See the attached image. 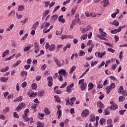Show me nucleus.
<instances>
[{"instance_id": "09e8293b", "label": "nucleus", "mask_w": 127, "mask_h": 127, "mask_svg": "<svg viewBox=\"0 0 127 127\" xmlns=\"http://www.w3.org/2000/svg\"><path fill=\"white\" fill-rule=\"evenodd\" d=\"M55 99L56 100V102L57 103H60V98L58 95L55 96Z\"/></svg>"}, {"instance_id": "6e6d98bb", "label": "nucleus", "mask_w": 127, "mask_h": 127, "mask_svg": "<svg viewBox=\"0 0 127 127\" xmlns=\"http://www.w3.org/2000/svg\"><path fill=\"white\" fill-rule=\"evenodd\" d=\"M49 12H50L49 10H46L44 13L43 17H45V16H46L47 15H48V14L49 13Z\"/></svg>"}, {"instance_id": "f8f14e48", "label": "nucleus", "mask_w": 127, "mask_h": 127, "mask_svg": "<svg viewBox=\"0 0 127 127\" xmlns=\"http://www.w3.org/2000/svg\"><path fill=\"white\" fill-rule=\"evenodd\" d=\"M54 60L58 67H61L62 66V64H61L60 61L56 58V57H54Z\"/></svg>"}, {"instance_id": "6e6552de", "label": "nucleus", "mask_w": 127, "mask_h": 127, "mask_svg": "<svg viewBox=\"0 0 127 127\" xmlns=\"http://www.w3.org/2000/svg\"><path fill=\"white\" fill-rule=\"evenodd\" d=\"M73 39V36L71 35H62L61 36V39L62 40H64V39Z\"/></svg>"}, {"instance_id": "de8ad7c7", "label": "nucleus", "mask_w": 127, "mask_h": 127, "mask_svg": "<svg viewBox=\"0 0 127 127\" xmlns=\"http://www.w3.org/2000/svg\"><path fill=\"white\" fill-rule=\"evenodd\" d=\"M38 95L39 97H42V96L44 95V91H39L38 92Z\"/></svg>"}, {"instance_id": "864d4df0", "label": "nucleus", "mask_w": 127, "mask_h": 127, "mask_svg": "<svg viewBox=\"0 0 127 127\" xmlns=\"http://www.w3.org/2000/svg\"><path fill=\"white\" fill-rule=\"evenodd\" d=\"M58 80L60 82H63V76L59 75L58 76Z\"/></svg>"}, {"instance_id": "4be33fe9", "label": "nucleus", "mask_w": 127, "mask_h": 127, "mask_svg": "<svg viewBox=\"0 0 127 127\" xmlns=\"http://www.w3.org/2000/svg\"><path fill=\"white\" fill-rule=\"evenodd\" d=\"M39 25V22L38 21H36L35 23H34V24H33V26H32V29H34V30H36V27H37V26Z\"/></svg>"}, {"instance_id": "e2e57ef3", "label": "nucleus", "mask_w": 127, "mask_h": 127, "mask_svg": "<svg viewBox=\"0 0 127 127\" xmlns=\"http://www.w3.org/2000/svg\"><path fill=\"white\" fill-rule=\"evenodd\" d=\"M0 120H2V121H5V116H4V115L0 114Z\"/></svg>"}, {"instance_id": "79ce46f5", "label": "nucleus", "mask_w": 127, "mask_h": 127, "mask_svg": "<svg viewBox=\"0 0 127 127\" xmlns=\"http://www.w3.org/2000/svg\"><path fill=\"white\" fill-rule=\"evenodd\" d=\"M53 28V26L52 25L50 26L49 29L47 30H43V32L44 33H48V32H49V31H50V30H51V29H52Z\"/></svg>"}, {"instance_id": "052dcab7", "label": "nucleus", "mask_w": 127, "mask_h": 127, "mask_svg": "<svg viewBox=\"0 0 127 127\" xmlns=\"http://www.w3.org/2000/svg\"><path fill=\"white\" fill-rule=\"evenodd\" d=\"M105 122H106V119L102 118L100 119L99 124L100 125H103V124H104V123H105Z\"/></svg>"}, {"instance_id": "3c124183", "label": "nucleus", "mask_w": 127, "mask_h": 127, "mask_svg": "<svg viewBox=\"0 0 127 127\" xmlns=\"http://www.w3.org/2000/svg\"><path fill=\"white\" fill-rule=\"evenodd\" d=\"M75 20L76 21H77V22H79V21H80V18H79V14H76L75 16Z\"/></svg>"}, {"instance_id": "f704fd0d", "label": "nucleus", "mask_w": 127, "mask_h": 127, "mask_svg": "<svg viewBox=\"0 0 127 127\" xmlns=\"http://www.w3.org/2000/svg\"><path fill=\"white\" fill-rule=\"evenodd\" d=\"M31 87L33 90H36L37 89V84L35 83H33L31 85Z\"/></svg>"}, {"instance_id": "f03ea898", "label": "nucleus", "mask_w": 127, "mask_h": 127, "mask_svg": "<svg viewBox=\"0 0 127 127\" xmlns=\"http://www.w3.org/2000/svg\"><path fill=\"white\" fill-rule=\"evenodd\" d=\"M69 101H70L71 103H70ZM76 101V97H72L70 99L68 98L65 100L66 101V105L68 106V105H70L71 107H73V105H74V102Z\"/></svg>"}, {"instance_id": "0e129e2a", "label": "nucleus", "mask_w": 127, "mask_h": 127, "mask_svg": "<svg viewBox=\"0 0 127 127\" xmlns=\"http://www.w3.org/2000/svg\"><path fill=\"white\" fill-rule=\"evenodd\" d=\"M45 48L46 49H49V48H50V45H49V43L47 42L46 43Z\"/></svg>"}, {"instance_id": "473e14b6", "label": "nucleus", "mask_w": 127, "mask_h": 127, "mask_svg": "<svg viewBox=\"0 0 127 127\" xmlns=\"http://www.w3.org/2000/svg\"><path fill=\"white\" fill-rule=\"evenodd\" d=\"M8 111H9V108L8 107H6L3 110L2 114L3 115H5V114H6V113H7V112H8Z\"/></svg>"}, {"instance_id": "9b49d317", "label": "nucleus", "mask_w": 127, "mask_h": 127, "mask_svg": "<svg viewBox=\"0 0 127 127\" xmlns=\"http://www.w3.org/2000/svg\"><path fill=\"white\" fill-rule=\"evenodd\" d=\"M59 75H61L62 76L63 75L64 77H66L67 75V73H66V70L63 69L59 71L58 72Z\"/></svg>"}, {"instance_id": "c9c22d12", "label": "nucleus", "mask_w": 127, "mask_h": 127, "mask_svg": "<svg viewBox=\"0 0 127 127\" xmlns=\"http://www.w3.org/2000/svg\"><path fill=\"white\" fill-rule=\"evenodd\" d=\"M95 55L96 57H98V58H102V56L101 55V52H96Z\"/></svg>"}, {"instance_id": "c85d7f7f", "label": "nucleus", "mask_w": 127, "mask_h": 127, "mask_svg": "<svg viewBox=\"0 0 127 127\" xmlns=\"http://www.w3.org/2000/svg\"><path fill=\"white\" fill-rule=\"evenodd\" d=\"M89 70H90V68H88L81 74V75L80 76V78H83V77H84V76H85V75H86V74H87V72H89Z\"/></svg>"}, {"instance_id": "f257e3e1", "label": "nucleus", "mask_w": 127, "mask_h": 127, "mask_svg": "<svg viewBox=\"0 0 127 127\" xmlns=\"http://www.w3.org/2000/svg\"><path fill=\"white\" fill-rule=\"evenodd\" d=\"M84 81H85V79H82L79 80L78 82V85H81L80 89L81 91H85L87 87V83L86 82H84Z\"/></svg>"}, {"instance_id": "c03bdc74", "label": "nucleus", "mask_w": 127, "mask_h": 127, "mask_svg": "<svg viewBox=\"0 0 127 127\" xmlns=\"http://www.w3.org/2000/svg\"><path fill=\"white\" fill-rule=\"evenodd\" d=\"M21 63V61L20 60H18L16 62V63L13 64V67H17V66H18Z\"/></svg>"}, {"instance_id": "a878e982", "label": "nucleus", "mask_w": 127, "mask_h": 127, "mask_svg": "<svg viewBox=\"0 0 127 127\" xmlns=\"http://www.w3.org/2000/svg\"><path fill=\"white\" fill-rule=\"evenodd\" d=\"M9 50H6L5 51L3 52L2 57L3 58H4V57H5V56H6L7 54H9Z\"/></svg>"}, {"instance_id": "5701e85b", "label": "nucleus", "mask_w": 127, "mask_h": 127, "mask_svg": "<svg viewBox=\"0 0 127 127\" xmlns=\"http://www.w3.org/2000/svg\"><path fill=\"white\" fill-rule=\"evenodd\" d=\"M59 21L62 22V23H64L65 19L63 18V15H61L59 17Z\"/></svg>"}, {"instance_id": "aec40b11", "label": "nucleus", "mask_w": 127, "mask_h": 127, "mask_svg": "<svg viewBox=\"0 0 127 127\" xmlns=\"http://www.w3.org/2000/svg\"><path fill=\"white\" fill-rule=\"evenodd\" d=\"M57 114L58 116V119H59V120L61 119V117H62V111L61 110H58Z\"/></svg>"}, {"instance_id": "bb28decb", "label": "nucleus", "mask_w": 127, "mask_h": 127, "mask_svg": "<svg viewBox=\"0 0 127 127\" xmlns=\"http://www.w3.org/2000/svg\"><path fill=\"white\" fill-rule=\"evenodd\" d=\"M8 80V77H1L0 78L1 82H3L4 83L7 82Z\"/></svg>"}, {"instance_id": "37998d69", "label": "nucleus", "mask_w": 127, "mask_h": 127, "mask_svg": "<svg viewBox=\"0 0 127 127\" xmlns=\"http://www.w3.org/2000/svg\"><path fill=\"white\" fill-rule=\"evenodd\" d=\"M107 124L109 125V127H113V125H112V124H113V120H112V119H109L107 121Z\"/></svg>"}, {"instance_id": "7c9ffc66", "label": "nucleus", "mask_w": 127, "mask_h": 127, "mask_svg": "<svg viewBox=\"0 0 127 127\" xmlns=\"http://www.w3.org/2000/svg\"><path fill=\"white\" fill-rule=\"evenodd\" d=\"M8 69H9V67L8 66H6L4 68H2L0 69V72H6V71H8Z\"/></svg>"}, {"instance_id": "2f4dec72", "label": "nucleus", "mask_w": 127, "mask_h": 127, "mask_svg": "<svg viewBox=\"0 0 127 127\" xmlns=\"http://www.w3.org/2000/svg\"><path fill=\"white\" fill-rule=\"evenodd\" d=\"M111 90L112 89L110 88V87L109 86H107L106 88V94H107V95H109V94H110Z\"/></svg>"}, {"instance_id": "f3484780", "label": "nucleus", "mask_w": 127, "mask_h": 127, "mask_svg": "<svg viewBox=\"0 0 127 127\" xmlns=\"http://www.w3.org/2000/svg\"><path fill=\"white\" fill-rule=\"evenodd\" d=\"M44 113L46 116H48L49 115H50V114H51V111L48 108H46L44 109Z\"/></svg>"}, {"instance_id": "4d7b16f0", "label": "nucleus", "mask_w": 127, "mask_h": 127, "mask_svg": "<svg viewBox=\"0 0 127 127\" xmlns=\"http://www.w3.org/2000/svg\"><path fill=\"white\" fill-rule=\"evenodd\" d=\"M37 95V92L32 93L30 95V98H32V97H36Z\"/></svg>"}, {"instance_id": "8fccbe9b", "label": "nucleus", "mask_w": 127, "mask_h": 127, "mask_svg": "<svg viewBox=\"0 0 127 127\" xmlns=\"http://www.w3.org/2000/svg\"><path fill=\"white\" fill-rule=\"evenodd\" d=\"M88 87H89L88 91H90V90H92V89H93V88H94V85L93 84V83H90L88 85Z\"/></svg>"}, {"instance_id": "774afa93", "label": "nucleus", "mask_w": 127, "mask_h": 127, "mask_svg": "<svg viewBox=\"0 0 127 127\" xmlns=\"http://www.w3.org/2000/svg\"><path fill=\"white\" fill-rule=\"evenodd\" d=\"M26 85H27V83L26 81H25L22 83L21 86L22 88H25V87H26Z\"/></svg>"}, {"instance_id": "393cba45", "label": "nucleus", "mask_w": 127, "mask_h": 127, "mask_svg": "<svg viewBox=\"0 0 127 127\" xmlns=\"http://www.w3.org/2000/svg\"><path fill=\"white\" fill-rule=\"evenodd\" d=\"M15 14V11L12 10L10 13L7 15L8 17H10V16H14Z\"/></svg>"}, {"instance_id": "bf43d9fd", "label": "nucleus", "mask_w": 127, "mask_h": 127, "mask_svg": "<svg viewBox=\"0 0 127 127\" xmlns=\"http://www.w3.org/2000/svg\"><path fill=\"white\" fill-rule=\"evenodd\" d=\"M123 27H125V26L119 27L118 29H116V31L117 32V33L118 32H121V31H122V28H123Z\"/></svg>"}, {"instance_id": "49530a36", "label": "nucleus", "mask_w": 127, "mask_h": 127, "mask_svg": "<svg viewBox=\"0 0 127 127\" xmlns=\"http://www.w3.org/2000/svg\"><path fill=\"white\" fill-rule=\"evenodd\" d=\"M109 87L111 90H113V89L116 88V84L115 83H112Z\"/></svg>"}, {"instance_id": "69168bd1", "label": "nucleus", "mask_w": 127, "mask_h": 127, "mask_svg": "<svg viewBox=\"0 0 127 127\" xmlns=\"http://www.w3.org/2000/svg\"><path fill=\"white\" fill-rule=\"evenodd\" d=\"M13 117H14V118H16V119H18V118H19L18 114H17V113H16L15 112H14Z\"/></svg>"}, {"instance_id": "72a5a7b5", "label": "nucleus", "mask_w": 127, "mask_h": 127, "mask_svg": "<svg viewBox=\"0 0 127 127\" xmlns=\"http://www.w3.org/2000/svg\"><path fill=\"white\" fill-rule=\"evenodd\" d=\"M76 70V66L75 65H73L71 68H70V71L69 72L70 74H72L73 72H74Z\"/></svg>"}, {"instance_id": "dca6fc26", "label": "nucleus", "mask_w": 127, "mask_h": 127, "mask_svg": "<svg viewBox=\"0 0 127 127\" xmlns=\"http://www.w3.org/2000/svg\"><path fill=\"white\" fill-rule=\"evenodd\" d=\"M97 107H98L99 109H104V108H105V106L104 105V104H103L101 101H99L97 103Z\"/></svg>"}, {"instance_id": "7ed1b4c3", "label": "nucleus", "mask_w": 127, "mask_h": 127, "mask_svg": "<svg viewBox=\"0 0 127 127\" xmlns=\"http://www.w3.org/2000/svg\"><path fill=\"white\" fill-rule=\"evenodd\" d=\"M89 115H90V111L89 110L85 109L81 113V117H82V118H86V117H88Z\"/></svg>"}, {"instance_id": "a18cd8bd", "label": "nucleus", "mask_w": 127, "mask_h": 127, "mask_svg": "<svg viewBox=\"0 0 127 127\" xmlns=\"http://www.w3.org/2000/svg\"><path fill=\"white\" fill-rule=\"evenodd\" d=\"M21 76H27V71L23 70L21 72Z\"/></svg>"}, {"instance_id": "680f3d73", "label": "nucleus", "mask_w": 127, "mask_h": 127, "mask_svg": "<svg viewBox=\"0 0 127 127\" xmlns=\"http://www.w3.org/2000/svg\"><path fill=\"white\" fill-rule=\"evenodd\" d=\"M125 101V97L121 96L119 97V102H124Z\"/></svg>"}, {"instance_id": "a211bd4d", "label": "nucleus", "mask_w": 127, "mask_h": 127, "mask_svg": "<svg viewBox=\"0 0 127 127\" xmlns=\"http://www.w3.org/2000/svg\"><path fill=\"white\" fill-rule=\"evenodd\" d=\"M33 47V45L30 44L27 47H26L24 49V51L25 52H27V51H29V50H30V48H31V47Z\"/></svg>"}, {"instance_id": "58836bf2", "label": "nucleus", "mask_w": 127, "mask_h": 127, "mask_svg": "<svg viewBox=\"0 0 127 127\" xmlns=\"http://www.w3.org/2000/svg\"><path fill=\"white\" fill-rule=\"evenodd\" d=\"M90 122H95V115L92 114L90 116V118L89 119Z\"/></svg>"}, {"instance_id": "412c9836", "label": "nucleus", "mask_w": 127, "mask_h": 127, "mask_svg": "<svg viewBox=\"0 0 127 127\" xmlns=\"http://www.w3.org/2000/svg\"><path fill=\"white\" fill-rule=\"evenodd\" d=\"M45 116V114L43 113H38V118L40 119V120H43V119H44Z\"/></svg>"}, {"instance_id": "4c0bfd02", "label": "nucleus", "mask_w": 127, "mask_h": 127, "mask_svg": "<svg viewBox=\"0 0 127 127\" xmlns=\"http://www.w3.org/2000/svg\"><path fill=\"white\" fill-rule=\"evenodd\" d=\"M14 26V25L13 24H12L9 27H8L6 31H10L12 28H13V27Z\"/></svg>"}, {"instance_id": "ea45409f", "label": "nucleus", "mask_w": 127, "mask_h": 127, "mask_svg": "<svg viewBox=\"0 0 127 127\" xmlns=\"http://www.w3.org/2000/svg\"><path fill=\"white\" fill-rule=\"evenodd\" d=\"M112 24L113 25H115V26H119V25H120V23L117 21V20H114L113 21Z\"/></svg>"}, {"instance_id": "603ef678", "label": "nucleus", "mask_w": 127, "mask_h": 127, "mask_svg": "<svg viewBox=\"0 0 127 127\" xmlns=\"http://www.w3.org/2000/svg\"><path fill=\"white\" fill-rule=\"evenodd\" d=\"M78 55L79 56H83V55H85V52L82 50L79 51Z\"/></svg>"}, {"instance_id": "ddd939ff", "label": "nucleus", "mask_w": 127, "mask_h": 127, "mask_svg": "<svg viewBox=\"0 0 127 127\" xmlns=\"http://www.w3.org/2000/svg\"><path fill=\"white\" fill-rule=\"evenodd\" d=\"M57 18H58V15L57 14L53 15L51 17V21H52V22H54V21H55V20H56Z\"/></svg>"}, {"instance_id": "a19ab883", "label": "nucleus", "mask_w": 127, "mask_h": 127, "mask_svg": "<svg viewBox=\"0 0 127 127\" xmlns=\"http://www.w3.org/2000/svg\"><path fill=\"white\" fill-rule=\"evenodd\" d=\"M77 6H74L71 10V14H75V11L77 10Z\"/></svg>"}, {"instance_id": "9d476101", "label": "nucleus", "mask_w": 127, "mask_h": 127, "mask_svg": "<svg viewBox=\"0 0 127 127\" xmlns=\"http://www.w3.org/2000/svg\"><path fill=\"white\" fill-rule=\"evenodd\" d=\"M39 45H38V43L35 42L34 43V49H35V53L36 54H37L38 52H39Z\"/></svg>"}, {"instance_id": "423d86ee", "label": "nucleus", "mask_w": 127, "mask_h": 127, "mask_svg": "<svg viewBox=\"0 0 127 127\" xmlns=\"http://www.w3.org/2000/svg\"><path fill=\"white\" fill-rule=\"evenodd\" d=\"M47 81L48 82V85L49 87H52V85H53V78H52V76H49L47 77Z\"/></svg>"}, {"instance_id": "20e7f679", "label": "nucleus", "mask_w": 127, "mask_h": 127, "mask_svg": "<svg viewBox=\"0 0 127 127\" xmlns=\"http://www.w3.org/2000/svg\"><path fill=\"white\" fill-rule=\"evenodd\" d=\"M49 25H50V24L47 22H44L43 24H42L41 26V29H43V30H46L47 29V28L49 27Z\"/></svg>"}, {"instance_id": "338daca9", "label": "nucleus", "mask_w": 127, "mask_h": 127, "mask_svg": "<svg viewBox=\"0 0 127 127\" xmlns=\"http://www.w3.org/2000/svg\"><path fill=\"white\" fill-rule=\"evenodd\" d=\"M123 91H124V87L123 86H120L119 88V94H122L123 93Z\"/></svg>"}, {"instance_id": "cd10ccee", "label": "nucleus", "mask_w": 127, "mask_h": 127, "mask_svg": "<svg viewBox=\"0 0 127 127\" xmlns=\"http://www.w3.org/2000/svg\"><path fill=\"white\" fill-rule=\"evenodd\" d=\"M87 38H88V35L87 34L82 35L80 37L81 40H86V39H87Z\"/></svg>"}, {"instance_id": "2eb2a0df", "label": "nucleus", "mask_w": 127, "mask_h": 127, "mask_svg": "<svg viewBox=\"0 0 127 127\" xmlns=\"http://www.w3.org/2000/svg\"><path fill=\"white\" fill-rule=\"evenodd\" d=\"M56 49V46L54 44H52L50 46L49 51H54Z\"/></svg>"}, {"instance_id": "5fc2aeb1", "label": "nucleus", "mask_w": 127, "mask_h": 127, "mask_svg": "<svg viewBox=\"0 0 127 127\" xmlns=\"http://www.w3.org/2000/svg\"><path fill=\"white\" fill-rule=\"evenodd\" d=\"M37 127H43L44 125H43V124H42V123L38 122L37 123Z\"/></svg>"}, {"instance_id": "e433bc0d", "label": "nucleus", "mask_w": 127, "mask_h": 127, "mask_svg": "<svg viewBox=\"0 0 127 127\" xmlns=\"http://www.w3.org/2000/svg\"><path fill=\"white\" fill-rule=\"evenodd\" d=\"M100 32L102 36H104V37H106V36L107 35V33L106 32H103V30L102 29H99Z\"/></svg>"}, {"instance_id": "b1692460", "label": "nucleus", "mask_w": 127, "mask_h": 127, "mask_svg": "<svg viewBox=\"0 0 127 127\" xmlns=\"http://www.w3.org/2000/svg\"><path fill=\"white\" fill-rule=\"evenodd\" d=\"M24 8V6L23 5H20L18 7V11H23Z\"/></svg>"}, {"instance_id": "1a4fd4ad", "label": "nucleus", "mask_w": 127, "mask_h": 127, "mask_svg": "<svg viewBox=\"0 0 127 127\" xmlns=\"http://www.w3.org/2000/svg\"><path fill=\"white\" fill-rule=\"evenodd\" d=\"M74 87V83H72L71 84H70L69 86H67L66 87V90H65L66 92L67 93H71L72 91V88Z\"/></svg>"}, {"instance_id": "0eeeda50", "label": "nucleus", "mask_w": 127, "mask_h": 127, "mask_svg": "<svg viewBox=\"0 0 127 127\" xmlns=\"http://www.w3.org/2000/svg\"><path fill=\"white\" fill-rule=\"evenodd\" d=\"M110 104H111L110 106V109H111V110H117L119 108L118 105L114 103L113 101L111 102Z\"/></svg>"}, {"instance_id": "13d9d810", "label": "nucleus", "mask_w": 127, "mask_h": 127, "mask_svg": "<svg viewBox=\"0 0 127 127\" xmlns=\"http://www.w3.org/2000/svg\"><path fill=\"white\" fill-rule=\"evenodd\" d=\"M27 21H28V18H25L24 20L21 21V22L22 24H25Z\"/></svg>"}, {"instance_id": "4468645a", "label": "nucleus", "mask_w": 127, "mask_h": 127, "mask_svg": "<svg viewBox=\"0 0 127 127\" xmlns=\"http://www.w3.org/2000/svg\"><path fill=\"white\" fill-rule=\"evenodd\" d=\"M91 28H92V26L88 25L87 26L85 29H83L82 31V33H85V32H87V31H89V30H91Z\"/></svg>"}, {"instance_id": "c756f323", "label": "nucleus", "mask_w": 127, "mask_h": 127, "mask_svg": "<svg viewBox=\"0 0 127 127\" xmlns=\"http://www.w3.org/2000/svg\"><path fill=\"white\" fill-rule=\"evenodd\" d=\"M22 101V96H20L17 98L14 99L13 102H21Z\"/></svg>"}, {"instance_id": "6ab92c4d", "label": "nucleus", "mask_w": 127, "mask_h": 127, "mask_svg": "<svg viewBox=\"0 0 127 127\" xmlns=\"http://www.w3.org/2000/svg\"><path fill=\"white\" fill-rule=\"evenodd\" d=\"M102 4H103V6L106 7L109 4V0H103L101 2Z\"/></svg>"}, {"instance_id": "39448f33", "label": "nucleus", "mask_w": 127, "mask_h": 127, "mask_svg": "<svg viewBox=\"0 0 127 127\" xmlns=\"http://www.w3.org/2000/svg\"><path fill=\"white\" fill-rule=\"evenodd\" d=\"M25 107V104L23 103H21L20 105H18V106L16 108L15 111L17 112H20L23 108Z\"/></svg>"}]
</instances>
